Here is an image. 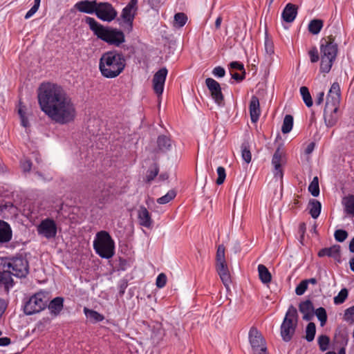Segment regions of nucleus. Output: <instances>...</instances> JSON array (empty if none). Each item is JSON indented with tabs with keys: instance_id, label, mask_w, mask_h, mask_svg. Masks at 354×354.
<instances>
[{
	"instance_id": "nucleus-24",
	"label": "nucleus",
	"mask_w": 354,
	"mask_h": 354,
	"mask_svg": "<svg viewBox=\"0 0 354 354\" xmlns=\"http://www.w3.org/2000/svg\"><path fill=\"white\" fill-rule=\"evenodd\" d=\"M48 308L52 315H59L64 308V298L61 297L54 298L48 304Z\"/></svg>"
},
{
	"instance_id": "nucleus-63",
	"label": "nucleus",
	"mask_w": 354,
	"mask_h": 354,
	"mask_svg": "<svg viewBox=\"0 0 354 354\" xmlns=\"http://www.w3.org/2000/svg\"><path fill=\"white\" fill-rule=\"evenodd\" d=\"M349 250L351 252H354V237L350 241V243H349Z\"/></svg>"
},
{
	"instance_id": "nucleus-4",
	"label": "nucleus",
	"mask_w": 354,
	"mask_h": 354,
	"mask_svg": "<svg viewBox=\"0 0 354 354\" xmlns=\"http://www.w3.org/2000/svg\"><path fill=\"white\" fill-rule=\"evenodd\" d=\"M338 46L333 39H322L320 44V72L328 73L330 71L337 55Z\"/></svg>"
},
{
	"instance_id": "nucleus-32",
	"label": "nucleus",
	"mask_w": 354,
	"mask_h": 354,
	"mask_svg": "<svg viewBox=\"0 0 354 354\" xmlns=\"http://www.w3.org/2000/svg\"><path fill=\"white\" fill-rule=\"evenodd\" d=\"M323 21L321 19H313L308 24V30L313 35H317L323 27Z\"/></svg>"
},
{
	"instance_id": "nucleus-9",
	"label": "nucleus",
	"mask_w": 354,
	"mask_h": 354,
	"mask_svg": "<svg viewBox=\"0 0 354 354\" xmlns=\"http://www.w3.org/2000/svg\"><path fill=\"white\" fill-rule=\"evenodd\" d=\"M248 337L253 354H268L266 341L256 328L250 329Z\"/></svg>"
},
{
	"instance_id": "nucleus-38",
	"label": "nucleus",
	"mask_w": 354,
	"mask_h": 354,
	"mask_svg": "<svg viewBox=\"0 0 354 354\" xmlns=\"http://www.w3.org/2000/svg\"><path fill=\"white\" fill-rule=\"evenodd\" d=\"M315 314L320 322L321 326H324L327 321V314L325 308L323 307L318 308L315 310Z\"/></svg>"
},
{
	"instance_id": "nucleus-52",
	"label": "nucleus",
	"mask_w": 354,
	"mask_h": 354,
	"mask_svg": "<svg viewBox=\"0 0 354 354\" xmlns=\"http://www.w3.org/2000/svg\"><path fill=\"white\" fill-rule=\"evenodd\" d=\"M40 6V3H35L32 8L26 12L25 15V19H28L31 17H32L39 10Z\"/></svg>"
},
{
	"instance_id": "nucleus-20",
	"label": "nucleus",
	"mask_w": 354,
	"mask_h": 354,
	"mask_svg": "<svg viewBox=\"0 0 354 354\" xmlns=\"http://www.w3.org/2000/svg\"><path fill=\"white\" fill-rule=\"evenodd\" d=\"M138 220L139 224L145 227L151 228L153 226L151 214L144 206H140L138 209Z\"/></svg>"
},
{
	"instance_id": "nucleus-58",
	"label": "nucleus",
	"mask_w": 354,
	"mask_h": 354,
	"mask_svg": "<svg viewBox=\"0 0 354 354\" xmlns=\"http://www.w3.org/2000/svg\"><path fill=\"white\" fill-rule=\"evenodd\" d=\"M324 99V92L320 91L317 94V96L315 99V104L320 105L323 102Z\"/></svg>"
},
{
	"instance_id": "nucleus-22",
	"label": "nucleus",
	"mask_w": 354,
	"mask_h": 354,
	"mask_svg": "<svg viewBox=\"0 0 354 354\" xmlns=\"http://www.w3.org/2000/svg\"><path fill=\"white\" fill-rule=\"evenodd\" d=\"M249 109L252 122L254 123L257 122L261 114V109L259 100L257 96H252L250 102Z\"/></svg>"
},
{
	"instance_id": "nucleus-16",
	"label": "nucleus",
	"mask_w": 354,
	"mask_h": 354,
	"mask_svg": "<svg viewBox=\"0 0 354 354\" xmlns=\"http://www.w3.org/2000/svg\"><path fill=\"white\" fill-rule=\"evenodd\" d=\"M341 98L340 86L337 82H334L329 89L326 96V106L339 107Z\"/></svg>"
},
{
	"instance_id": "nucleus-53",
	"label": "nucleus",
	"mask_w": 354,
	"mask_h": 354,
	"mask_svg": "<svg viewBox=\"0 0 354 354\" xmlns=\"http://www.w3.org/2000/svg\"><path fill=\"white\" fill-rule=\"evenodd\" d=\"M344 319L346 321L354 322V305L346 310Z\"/></svg>"
},
{
	"instance_id": "nucleus-15",
	"label": "nucleus",
	"mask_w": 354,
	"mask_h": 354,
	"mask_svg": "<svg viewBox=\"0 0 354 354\" xmlns=\"http://www.w3.org/2000/svg\"><path fill=\"white\" fill-rule=\"evenodd\" d=\"M283 153L281 151L280 148H277L275 151L272 158V165L274 167L273 174L274 177L277 180H282L283 176V171L281 168L282 164L284 163V159L283 158Z\"/></svg>"
},
{
	"instance_id": "nucleus-10",
	"label": "nucleus",
	"mask_w": 354,
	"mask_h": 354,
	"mask_svg": "<svg viewBox=\"0 0 354 354\" xmlns=\"http://www.w3.org/2000/svg\"><path fill=\"white\" fill-rule=\"evenodd\" d=\"M138 0H130L128 4L123 8L121 14L122 21L120 24L127 28L128 31H131L133 27V21L137 10Z\"/></svg>"
},
{
	"instance_id": "nucleus-46",
	"label": "nucleus",
	"mask_w": 354,
	"mask_h": 354,
	"mask_svg": "<svg viewBox=\"0 0 354 354\" xmlns=\"http://www.w3.org/2000/svg\"><path fill=\"white\" fill-rule=\"evenodd\" d=\"M218 178L216 179V184L220 185L223 183L225 177H226V173L225 169L223 167H218L216 169Z\"/></svg>"
},
{
	"instance_id": "nucleus-39",
	"label": "nucleus",
	"mask_w": 354,
	"mask_h": 354,
	"mask_svg": "<svg viewBox=\"0 0 354 354\" xmlns=\"http://www.w3.org/2000/svg\"><path fill=\"white\" fill-rule=\"evenodd\" d=\"M319 349L322 351H325L328 348L330 339L327 335H322L317 339Z\"/></svg>"
},
{
	"instance_id": "nucleus-33",
	"label": "nucleus",
	"mask_w": 354,
	"mask_h": 354,
	"mask_svg": "<svg viewBox=\"0 0 354 354\" xmlns=\"http://www.w3.org/2000/svg\"><path fill=\"white\" fill-rule=\"evenodd\" d=\"M310 214L313 218H317L321 212L322 205L317 200H313L310 202Z\"/></svg>"
},
{
	"instance_id": "nucleus-64",
	"label": "nucleus",
	"mask_w": 354,
	"mask_h": 354,
	"mask_svg": "<svg viewBox=\"0 0 354 354\" xmlns=\"http://www.w3.org/2000/svg\"><path fill=\"white\" fill-rule=\"evenodd\" d=\"M351 270L354 272V256L349 261Z\"/></svg>"
},
{
	"instance_id": "nucleus-61",
	"label": "nucleus",
	"mask_w": 354,
	"mask_h": 354,
	"mask_svg": "<svg viewBox=\"0 0 354 354\" xmlns=\"http://www.w3.org/2000/svg\"><path fill=\"white\" fill-rule=\"evenodd\" d=\"M303 319L306 321H310L313 319V316H314V313L313 311H311L310 313H304L303 314Z\"/></svg>"
},
{
	"instance_id": "nucleus-30",
	"label": "nucleus",
	"mask_w": 354,
	"mask_h": 354,
	"mask_svg": "<svg viewBox=\"0 0 354 354\" xmlns=\"http://www.w3.org/2000/svg\"><path fill=\"white\" fill-rule=\"evenodd\" d=\"M258 272L259 279L263 283H268L270 282L272 277L271 274L269 272L268 269L263 264H259L258 266Z\"/></svg>"
},
{
	"instance_id": "nucleus-12",
	"label": "nucleus",
	"mask_w": 354,
	"mask_h": 354,
	"mask_svg": "<svg viewBox=\"0 0 354 354\" xmlns=\"http://www.w3.org/2000/svg\"><path fill=\"white\" fill-rule=\"evenodd\" d=\"M37 232L47 239L55 238L57 235V227L54 220L45 218L37 226Z\"/></svg>"
},
{
	"instance_id": "nucleus-36",
	"label": "nucleus",
	"mask_w": 354,
	"mask_h": 354,
	"mask_svg": "<svg viewBox=\"0 0 354 354\" xmlns=\"http://www.w3.org/2000/svg\"><path fill=\"white\" fill-rule=\"evenodd\" d=\"M315 333L316 326L315 323H308L306 328V339L309 342H312L315 338Z\"/></svg>"
},
{
	"instance_id": "nucleus-62",
	"label": "nucleus",
	"mask_w": 354,
	"mask_h": 354,
	"mask_svg": "<svg viewBox=\"0 0 354 354\" xmlns=\"http://www.w3.org/2000/svg\"><path fill=\"white\" fill-rule=\"evenodd\" d=\"M21 124L24 127H27L29 125L28 120L26 115L20 117Z\"/></svg>"
},
{
	"instance_id": "nucleus-47",
	"label": "nucleus",
	"mask_w": 354,
	"mask_h": 354,
	"mask_svg": "<svg viewBox=\"0 0 354 354\" xmlns=\"http://www.w3.org/2000/svg\"><path fill=\"white\" fill-rule=\"evenodd\" d=\"M308 288V284L306 281H301L295 288V293L297 295H302L306 291Z\"/></svg>"
},
{
	"instance_id": "nucleus-2",
	"label": "nucleus",
	"mask_w": 354,
	"mask_h": 354,
	"mask_svg": "<svg viewBox=\"0 0 354 354\" xmlns=\"http://www.w3.org/2000/svg\"><path fill=\"white\" fill-rule=\"evenodd\" d=\"M126 58L118 50H109L104 53L99 60V70L101 75L109 79L119 76L126 66Z\"/></svg>"
},
{
	"instance_id": "nucleus-40",
	"label": "nucleus",
	"mask_w": 354,
	"mask_h": 354,
	"mask_svg": "<svg viewBox=\"0 0 354 354\" xmlns=\"http://www.w3.org/2000/svg\"><path fill=\"white\" fill-rule=\"evenodd\" d=\"M299 309L302 314L310 313L314 310L313 303L310 300L301 302Z\"/></svg>"
},
{
	"instance_id": "nucleus-29",
	"label": "nucleus",
	"mask_w": 354,
	"mask_h": 354,
	"mask_svg": "<svg viewBox=\"0 0 354 354\" xmlns=\"http://www.w3.org/2000/svg\"><path fill=\"white\" fill-rule=\"evenodd\" d=\"M344 212L352 216H354V195H349L344 198L342 201Z\"/></svg>"
},
{
	"instance_id": "nucleus-45",
	"label": "nucleus",
	"mask_w": 354,
	"mask_h": 354,
	"mask_svg": "<svg viewBox=\"0 0 354 354\" xmlns=\"http://www.w3.org/2000/svg\"><path fill=\"white\" fill-rule=\"evenodd\" d=\"M348 232L344 230H337L335 231L334 237L338 242L344 241L348 237Z\"/></svg>"
},
{
	"instance_id": "nucleus-41",
	"label": "nucleus",
	"mask_w": 354,
	"mask_h": 354,
	"mask_svg": "<svg viewBox=\"0 0 354 354\" xmlns=\"http://www.w3.org/2000/svg\"><path fill=\"white\" fill-rule=\"evenodd\" d=\"M348 297V290L342 288L337 296L334 297V303L337 305L342 304L344 302Z\"/></svg>"
},
{
	"instance_id": "nucleus-49",
	"label": "nucleus",
	"mask_w": 354,
	"mask_h": 354,
	"mask_svg": "<svg viewBox=\"0 0 354 354\" xmlns=\"http://www.w3.org/2000/svg\"><path fill=\"white\" fill-rule=\"evenodd\" d=\"M308 55L310 57V62L315 63L319 61V55L317 48L314 46L308 51Z\"/></svg>"
},
{
	"instance_id": "nucleus-44",
	"label": "nucleus",
	"mask_w": 354,
	"mask_h": 354,
	"mask_svg": "<svg viewBox=\"0 0 354 354\" xmlns=\"http://www.w3.org/2000/svg\"><path fill=\"white\" fill-rule=\"evenodd\" d=\"M241 156L243 160L247 163H250L252 159V154L250 149L245 145L241 146Z\"/></svg>"
},
{
	"instance_id": "nucleus-21",
	"label": "nucleus",
	"mask_w": 354,
	"mask_h": 354,
	"mask_svg": "<svg viewBox=\"0 0 354 354\" xmlns=\"http://www.w3.org/2000/svg\"><path fill=\"white\" fill-rule=\"evenodd\" d=\"M319 257H328L333 258L335 260L340 261V246L339 245H333L329 248H325L320 250L318 252Z\"/></svg>"
},
{
	"instance_id": "nucleus-50",
	"label": "nucleus",
	"mask_w": 354,
	"mask_h": 354,
	"mask_svg": "<svg viewBox=\"0 0 354 354\" xmlns=\"http://www.w3.org/2000/svg\"><path fill=\"white\" fill-rule=\"evenodd\" d=\"M167 277L164 273L158 275L156 281V286L159 288H163L166 285Z\"/></svg>"
},
{
	"instance_id": "nucleus-19",
	"label": "nucleus",
	"mask_w": 354,
	"mask_h": 354,
	"mask_svg": "<svg viewBox=\"0 0 354 354\" xmlns=\"http://www.w3.org/2000/svg\"><path fill=\"white\" fill-rule=\"evenodd\" d=\"M216 268L223 283L225 287L228 288L231 283V277L226 261L216 262Z\"/></svg>"
},
{
	"instance_id": "nucleus-59",
	"label": "nucleus",
	"mask_w": 354,
	"mask_h": 354,
	"mask_svg": "<svg viewBox=\"0 0 354 354\" xmlns=\"http://www.w3.org/2000/svg\"><path fill=\"white\" fill-rule=\"evenodd\" d=\"M11 340L9 337H4L0 338V346H6L10 344Z\"/></svg>"
},
{
	"instance_id": "nucleus-25",
	"label": "nucleus",
	"mask_w": 354,
	"mask_h": 354,
	"mask_svg": "<svg viewBox=\"0 0 354 354\" xmlns=\"http://www.w3.org/2000/svg\"><path fill=\"white\" fill-rule=\"evenodd\" d=\"M297 15V9L295 5L288 3L281 13V17L286 22L291 23L295 19Z\"/></svg>"
},
{
	"instance_id": "nucleus-27",
	"label": "nucleus",
	"mask_w": 354,
	"mask_h": 354,
	"mask_svg": "<svg viewBox=\"0 0 354 354\" xmlns=\"http://www.w3.org/2000/svg\"><path fill=\"white\" fill-rule=\"evenodd\" d=\"M264 48H265V57L266 62L268 65L271 64L273 61V55L274 53V44L272 41L268 38L267 34H266L265 41H264Z\"/></svg>"
},
{
	"instance_id": "nucleus-1",
	"label": "nucleus",
	"mask_w": 354,
	"mask_h": 354,
	"mask_svg": "<svg viewBox=\"0 0 354 354\" xmlns=\"http://www.w3.org/2000/svg\"><path fill=\"white\" fill-rule=\"evenodd\" d=\"M38 102L41 110L55 123L68 124L76 118V106L60 85L42 83L38 90Z\"/></svg>"
},
{
	"instance_id": "nucleus-43",
	"label": "nucleus",
	"mask_w": 354,
	"mask_h": 354,
	"mask_svg": "<svg viewBox=\"0 0 354 354\" xmlns=\"http://www.w3.org/2000/svg\"><path fill=\"white\" fill-rule=\"evenodd\" d=\"M187 20V17L183 12H178L174 15V21L178 27H183L185 26Z\"/></svg>"
},
{
	"instance_id": "nucleus-37",
	"label": "nucleus",
	"mask_w": 354,
	"mask_h": 354,
	"mask_svg": "<svg viewBox=\"0 0 354 354\" xmlns=\"http://www.w3.org/2000/svg\"><path fill=\"white\" fill-rule=\"evenodd\" d=\"M308 191L310 194L317 197L319 194V180L317 176L314 177L312 182L309 185Z\"/></svg>"
},
{
	"instance_id": "nucleus-17",
	"label": "nucleus",
	"mask_w": 354,
	"mask_h": 354,
	"mask_svg": "<svg viewBox=\"0 0 354 354\" xmlns=\"http://www.w3.org/2000/svg\"><path fill=\"white\" fill-rule=\"evenodd\" d=\"M97 0H82L75 4V8L80 12L95 14Z\"/></svg>"
},
{
	"instance_id": "nucleus-11",
	"label": "nucleus",
	"mask_w": 354,
	"mask_h": 354,
	"mask_svg": "<svg viewBox=\"0 0 354 354\" xmlns=\"http://www.w3.org/2000/svg\"><path fill=\"white\" fill-rule=\"evenodd\" d=\"M95 15L103 21L111 22L116 18L118 12L111 3L98 1Z\"/></svg>"
},
{
	"instance_id": "nucleus-23",
	"label": "nucleus",
	"mask_w": 354,
	"mask_h": 354,
	"mask_svg": "<svg viewBox=\"0 0 354 354\" xmlns=\"http://www.w3.org/2000/svg\"><path fill=\"white\" fill-rule=\"evenodd\" d=\"M12 237L10 225L6 221L0 220V244L8 243Z\"/></svg>"
},
{
	"instance_id": "nucleus-14",
	"label": "nucleus",
	"mask_w": 354,
	"mask_h": 354,
	"mask_svg": "<svg viewBox=\"0 0 354 354\" xmlns=\"http://www.w3.org/2000/svg\"><path fill=\"white\" fill-rule=\"evenodd\" d=\"M205 84L214 102L218 105L223 104V95L221 92L220 84L215 80L210 77H208L205 80Z\"/></svg>"
},
{
	"instance_id": "nucleus-18",
	"label": "nucleus",
	"mask_w": 354,
	"mask_h": 354,
	"mask_svg": "<svg viewBox=\"0 0 354 354\" xmlns=\"http://www.w3.org/2000/svg\"><path fill=\"white\" fill-rule=\"evenodd\" d=\"M339 107L337 106H326L324 111V118L325 124L327 127H333L338 120L337 111Z\"/></svg>"
},
{
	"instance_id": "nucleus-48",
	"label": "nucleus",
	"mask_w": 354,
	"mask_h": 354,
	"mask_svg": "<svg viewBox=\"0 0 354 354\" xmlns=\"http://www.w3.org/2000/svg\"><path fill=\"white\" fill-rule=\"evenodd\" d=\"M216 261V262L225 261V247L223 245H218L217 248Z\"/></svg>"
},
{
	"instance_id": "nucleus-60",
	"label": "nucleus",
	"mask_w": 354,
	"mask_h": 354,
	"mask_svg": "<svg viewBox=\"0 0 354 354\" xmlns=\"http://www.w3.org/2000/svg\"><path fill=\"white\" fill-rule=\"evenodd\" d=\"M315 143L314 142H310L306 147V148L305 149V153L306 154H310L313 151V150L315 149Z\"/></svg>"
},
{
	"instance_id": "nucleus-35",
	"label": "nucleus",
	"mask_w": 354,
	"mask_h": 354,
	"mask_svg": "<svg viewBox=\"0 0 354 354\" xmlns=\"http://www.w3.org/2000/svg\"><path fill=\"white\" fill-rule=\"evenodd\" d=\"M300 94L305 104L308 107L312 106L313 102L308 88L306 86H301L300 88Z\"/></svg>"
},
{
	"instance_id": "nucleus-28",
	"label": "nucleus",
	"mask_w": 354,
	"mask_h": 354,
	"mask_svg": "<svg viewBox=\"0 0 354 354\" xmlns=\"http://www.w3.org/2000/svg\"><path fill=\"white\" fill-rule=\"evenodd\" d=\"M84 313L86 317L93 323L100 322L104 319L103 315L94 310L88 309L86 307L84 308Z\"/></svg>"
},
{
	"instance_id": "nucleus-31",
	"label": "nucleus",
	"mask_w": 354,
	"mask_h": 354,
	"mask_svg": "<svg viewBox=\"0 0 354 354\" xmlns=\"http://www.w3.org/2000/svg\"><path fill=\"white\" fill-rule=\"evenodd\" d=\"M158 146L160 150L167 151L171 147V141L169 138L166 136H160L158 138Z\"/></svg>"
},
{
	"instance_id": "nucleus-7",
	"label": "nucleus",
	"mask_w": 354,
	"mask_h": 354,
	"mask_svg": "<svg viewBox=\"0 0 354 354\" xmlns=\"http://www.w3.org/2000/svg\"><path fill=\"white\" fill-rule=\"evenodd\" d=\"M298 322V314L296 308L290 306L283 318L280 326V333L282 339L286 342H290L296 330Z\"/></svg>"
},
{
	"instance_id": "nucleus-13",
	"label": "nucleus",
	"mask_w": 354,
	"mask_h": 354,
	"mask_svg": "<svg viewBox=\"0 0 354 354\" xmlns=\"http://www.w3.org/2000/svg\"><path fill=\"white\" fill-rule=\"evenodd\" d=\"M167 73V69L164 67L159 69L153 75L152 80L153 89L158 96L161 95L163 93Z\"/></svg>"
},
{
	"instance_id": "nucleus-8",
	"label": "nucleus",
	"mask_w": 354,
	"mask_h": 354,
	"mask_svg": "<svg viewBox=\"0 0 354 354\" xmlns=\"http://www.w3.org/2000/svg\"><path fill=\"white\" fill-rule=\"evenodd\" d=\"M48 299L43 292H39L29 298L24 299V313L26 315H32L40 313L47 306Z\"/></svg>"
},
{
	"instance_id": "nucleus-34",
	"label": "nucleus",
	"mask_w": 354,
	"mask_h": 354,
	"mask_svg": "<svg viewBox=\"0 0 354 354\" xmlns=\"http://www.w3.org/2000/svg\"><path fill=\"white\" fill-rule=\"evenodd\" d=\"M293 127V117L291 115H286L283 119L281 127V131L283 133H289Z\"/></svg>"
},
{
	"instance_id": "nucleus-5",
	"label": "nucleus",
	"mask_w": 354,
	"mask_h": 354,
	"mask_svg": "<svg viewBox=\"0 0 354 354\" xmlns=\"http://www.w3.org/2000/svg\"><path fill=\"white\" fill-rule=\"evenodd\" d=\"M0 267L18 278L25 277L29 272L28 262L23 257L0 258Z\"/></svg>"
},
{
	"instance_id": "nucleus-42",
	"label": "nucleus",
	"mask_w": 354,
	"mask_h": 354,
	"mask_svg": "<svg viewBox=\"0 0 354 354\" xmlns=\"http://www.w3.org/2000/svg\"><path fill=\"white\" fill-rule=\"evenodd\" d=\"M176 196V192L174 190H169L165 195L158 198L157 202L159 204H166L174 199Z\"/></svg>"
},
{
	"instance_id": "nucleus-26",
	"label": "nucleus",
	"mask_w": 354,
	"mask_h": 354,
	"mask_svg": "<svg viewBox=\"0 0 354 354\" xmlns=\"http://www.w3.org/2000/svg\"><path fill=\"white\" fill-rule=\"evenodd\" d=\"M1 270L2 271H0V284L3 285L6 292L8 293L14 286V281L11 277L12 274L5 269Z\"/></svg>"
},
{
	"instance_id": "nucleus-3",
	"label": "nucleus",
	"mask_w": 354,
	"mask_h": 354,
	"mask_svg": "<svg viewBox=\"0 0 354 354\" xmlns=\"http://www.w3.org/2000/svg\"><path fill=\"white\" fill-rule=\"evenodd\" d=\"M85 21L94 35L108 44L118 47L124 42L125 37L122 31L117 28L104 27L93 17H86Z\"/></svg>"
},
{
	"instance_id": "nucleus-54",
	"label": "nucleus",
	"mask_w": 354,
	"mask_h": 354,
	"mask_svg": "<svg viewBox=\"0 0 354 354\" xmlns=\"http://www.w3.org/2000/svg\"><path fill=\"white\" fill-rule=\"evenodd\" d=\"M212 74L216 77H223L225 76V71L221 66H216L213 69Z\"/></svg>"
},
{
	"instance_id": "nucleus-56",
	"label": "nucleus",
	"mask_w": 354,
	"mask_h": 354,
	"mask_svg": "<svg viewBox=\"0 0 354 354\" xmlns=\"http://www.w3.org/2000/svg\"><path fill=\"white\" fill-rule=\"evenodd\" d=\"M245 71H242V74L238 73H231L232 78L238 82H241L245 78Z\"/></svg>"
},
{
	"instance_id": "nucleus-55",
	"label": "nucleus",
	"mask_w": 354,
	"mask_h": 354,
	"mask_svg": "<svg viewBox=\"0 0 354 354\" xmlns=\"http://www.w3.org/2000/svg\"><path fill=\"white\" fill-rule=\"evenodd\" d=\"M230 67L231 69L239 70V71H245L244 66L242 63L239 62H232L230 64Z\"/></svg>"
},
{
	"instance_id": "nucleus-6",
	"label": "nucleus",
	"mask_w": 354,
	"mask_h": 354,
	"mask_svg": "<svg viewBox=\"0 0 354 354\" xmlns=\"http://www.w3.org/2000/svg\"><path fill=\"white\" fill-rule=\"evenodd\" d=\"M93 248L95 252L102 258L109 259L114 254V241L106 231L97 233L93 241Z\"/></svg>"
},
{
	"instance_id": "nucleus-51",
	"label": "nucleus",
	"mask_w": 354,
	"mask_h": 354,
	"mask_svg": "<svg viewBox=\"0 0 354 354\" xmlns=\"http://www.w3.org/2000/svg\"><path fill=\"white\" fill-rule=\"evenodd\" d=\"M20 165L24 172H29L32 167V162L27 158H24L20 161Z\"/></svg>"
},
{
	"instance_id": "nucleus-57",
	"label": "nucleus",
	"mask_w": 354,
	"mask_h": 354,
	"mask_svg": "<svg viewBox=\"0 0 354 354\" xmlns=\"http://www.w3.org/2000/svg\"><path fill=\"white\" fill-rule=\"evenodd\" d=\"M158 169L157 168H154L153 169H150L148 171V174L147 176V180L151 181L154 179V178L158 175Z\"/></svg>"
}]
</instances>
